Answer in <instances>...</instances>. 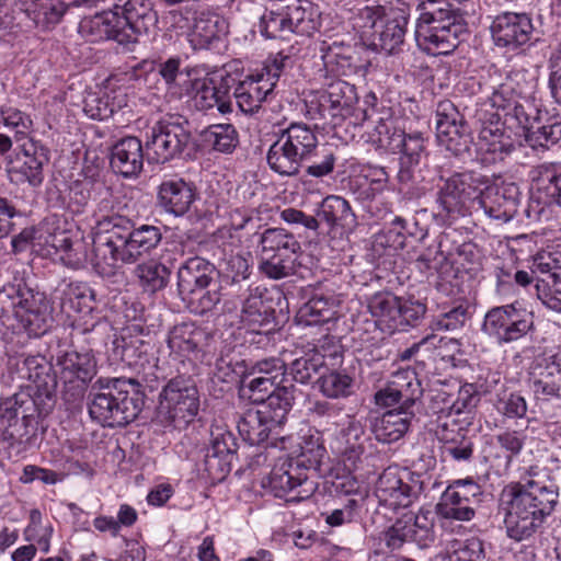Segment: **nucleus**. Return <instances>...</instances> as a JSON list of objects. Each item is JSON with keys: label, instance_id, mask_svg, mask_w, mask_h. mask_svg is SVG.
Returning <instances> with one entry per match:
<instances>
[{"label": "nucleus", "instance_id": "1", "mask_svg": "<svg viewBox=\"0 0 561 561\" xmlns=\"http://www.w3.org/2000/svg\"><path fill=\"white\" fill-rule=\"evenodd\" d=\"M102 215L93 228V259L95 271L103 277H111L124 264H133L150 253L161 241L159 227L141 225L135 228L133 220L114 211L111 199L99 204Z\"/></svg>", "mask_w": 561, "mask_h": 561}, {"label": "nucleus", "instance_id": "2", "mask_svg": "<svg viewBox=\"0 0 561 561\" xmlns=\"http://www.w3.org/2000/svg\"><path fill=\"white\" fill-rule=\"evenodd\" d=\"M543 478L542 470L531 466L523 478L524 482L511 488L504 524L508 537L516 541L531 537L558 503L557 488Z\"/></svg>", "mask_w": 561, "mask_h": 561}, {"label": "nucleus", "instance_id": "3", "mask_svg": "<svg viewBox=\"0 0 561 561\" xmlns=\"http://www.w3.org/2000/svg\"><path fill=\"white\" fill-rule=\"evenodd\" d=\"M100 389L89 404V413L103 426L122 427L137 419L145 401L135 379L99 378Z\"/></svg>", "mask_w": 561, "mask_h": 561}, {"label": "nucleus", "instance_id": "4", "mask_svg": "<svg viewBox=\"0 0 561 561\" xmlns=\"http://www.w3.org/2000/svg\"><path fill=\"white\" fill-rule=\"evenodd\" d=\"M15 318L28 335L44 334L53 320V306L44 293L24 284H9L0 289V319Z\"/></svg>", "mask_w": 561, "mask_h": 561}, {"label": "nucleus", "instance_id": "5", "mask_svg": "<svg viewBox=\"0 0 561 561\" xmlns=\"http://www.w3.org/2000/svg\"><path fill=\"white\" fill-rule=\"evenodd\" d=\"M317 151L316 131L305 123H291L270 147L266 159L274 172L291 176L298 174L302 162Z\"/></svg>", "mask_w": 561, "mask_h": 561}, {"label": "nucleus", "instance_id": "6", "mask_svg": "<svg viewBox=\"0 0 561 561\" xmlns=\"http://www.w3.org/2000/svg\"><path fill=\"white\" fill-rule=\"evenodd\" d=\"M259 247L262 274L271 279L295 274L301 245L291 232L284 228H267L260 234Z\"/></svg>", "mask_w": 561, "mask_h": 561}, {"label": "nucleus", "instance_id": "7", "mask_svg": "<svg viewBox=\"0 0 561 561\" xmlns=\"http://www.w3.org/2000/svg\"><path fill=\"white\" fill-rule=\"evenodd\" d=\"M198 390L191 378H172L160 393L157 417L164 426L181 428L197 415Z\"/></svg>", "mask_w": 561, "mask_h": 561}, {"label": "nucleus", "instance_id": "8", "mask_svg": "<svg viewBox=\"0 0 561 561\" xmlns=\"http://www.w3.org/2000/svg\"><path fill=\"white\" fill-rule=\"evenodd\" d=\"M288 61L289 57L282 53L270 56L260 71L247 76L238 83L233 96L243 113L253 114L259 111L262 103L273 92Z\"/></svg>", "mask_w": 561, "mask_h": 561}, {"label": "nucleus", "instance_id": "9", "mask_svg": "<svg viewBox=\"0 0 561 561\" xmlns=\"http://www.w3.org/2000/svg\"><path fill=\"white\" fill-rule=\"evenodd\" d=\"M440 184L436 194V203L447 216L460 215L467 204L481 193V186L486 184L484 176L473 171L455 172L446 176L443 169L438 174Z\"/></svg>", "mask_w": 561, "mask_h": 561}, {"label": "nucleus", "instance_id": "10", "mask_svg": "<svg viewBox=\"0 0 561 561\" xmlns=\"http://www.w3.org/2000/svg\"><path fill=\"white\" fill-rule=\"evenodd\" d=\"M190 141L191 133L186 121L174 116L164 117L150 129L146 141L148 159L156 163H165L180 156Z\"/></svg>", "mask_w": 561, "mask_h": 561}, {"label": "nucleus", "instance_id": "11", "mask_svg": "<svg viewBox=\"0 0 561 561\" xmlns=\"http://www.w3.org/2000/svg\"><path fill=\"white\" fill-rule=\"evenodd\" d=\"M190 141L191 133L186 121L174 116L164 117L150 129L146 141L148 159L156 163H165L180 156Z\"/></svg>", "mask_w": 561, "mask_h": 561}, {"label": "nucleus", "instance_id": "12", "mask_svg": "<svg viewBox=\"0 0 561 561\" xmlns=\"http://www.w3.org/2000/svg\"><path fill=\"white\" fill-rule=\"evenodd\" d=\"M262 485L275 497H285L287 502L308 499L313 492V484L308 480L306 468L301 462L288 457L279 458Z\"/></svg>", "mask_w": 561, "mask_h": 561}, {"label": "nucleus", "instance_id": "13", "mask_svg": "<svg viewBox=\"0 0 561 561\" xmlns=\"http://www.w3.org/2000/svg\"><path fill=\"white\" fill-rule=\"evenodd\" d=\"M56 374L66 396L82 398L89 382L96 375V359L91 350L68 351L56 359Z\"/></svg>", "mask_w": 561, "mask_h": 561}, {"label": "nucleus", "instance_id": "14", "mask_svg": "<svg viewBox=\"0 0 561 561\" xmlns=\"http://www.w3.org/2000/svg\"><path fill=\"white\" fill-rule=\"evenodd\" d=\"M534 329L533 314L514 305L494 307L484 317L482 330L499 344L512 343Z\"/></svg>", "mask_w": 561, "mask_h": 561}, {"label": "nucleus", "instance_id": "15", "mask_svg": "<svg viewBox=\"0 0 561 561\" xmlns=\"http://www.w3.org/2000/svg\"><path fill=\"white\" fill-rule=\"evenodd\" d=\"M436 138L440 146L455 156H462L472 144L469 127L450 101H442L436 108Z\"/></svg>", "mask_w": 561, "mask_h": 561}, {"label": "nucleus", "instance_id": "16", "mask_svg": "<svg viewBox=\"0 0 561 561\" xmlns=\"http://www.w3.org/2000/svg\"><path fill=\"white\" fill-rule=\"evenodd\" d=\"M421 490L419 478L396 467L385 469L376 484V495L380 503L393 510L410 506Z\"/></svg>", "mask_w": 561, "mask_h": 561}, {"label": "nucleus", "instance_id": "17", "mask_svg": "<svg viewBox=\"0 0 561 561\" xmlns=\"http://www.w3.org/2000/svg\"><path fill=\"white\" fill-rule=\"evenodd\" d=\"M185 91L191 95L194 106L198 111H209L214 107L220 114H229L232 112V101L230 96V89L226 81L219 84H214L211 79L198 78L194 80L185 79Z\"/></svg>", "mask_w": 561, "mask_h": 561}, {"label": "nucleus", "instance_id": "18", "mask_svg": "<svg viewBox=\"0 0 561 561\" xmlns=\"http://www.w3.org/2000/svg\"><path fill=\"white\" fill-rule=\"evenodd\" d=\"M325 99L334 125L346 118H354V124H362L368 118L367 111L356 106L358 95L355 85L344 80L331 82L325 90Z\"/></svg>", "mask_w": 561, "mask_h": 561}, {"label": "nucleus", "instance_id": "19", "mask_svg": "<svg viewBox=\"0 0 561 561\" xmlns=\"http://www.w3.org/2000/svg\"><path fill=\"white\" fill-rule=\"evenodd\" d=\"M491 32L497 46L517 48L530 42L534 26L526 13L505 12L495 18Z\"/></svg>", "mask_w": 561, "mask_h": 561}, {"label": "nucleus", "instance_id": "20", "mask_svg": "<svg viewBox=\"0 0 561 561\" xmlns=\"http://www.w3.org/2000/svg\"><path fill=\"white\" fill-rule=\"evenodd\" d=\"M467 23L455 25L432 26L414 31L417 47L424 53L437 56L453 53L460 43V36L466 33Z\"/></svg>", "mask_w": 561, "mask_h": 561}, {"label": "nucleus", "instance_id": "21", "mask_svg": "<svg viewBox=\"0 0 561 561\" xmlns=\"http://www.w3.org/2000/svg\"><path fill=\"white\" fill-rule=\"evenodd\" d=\"M210 435V445L205 455V470L211 479L221 480L230 471L237 443L233 434L221 427L213 430Z\"/></svg>", "mask_w": 561, "mask_h": 561}, {"label": "nucleus", "instance_id": "22", "mask_svg": "<svg viewBox=\"0 0 561 561\" xmlns=\"http://www.w3.org/2000/svg\"><path fill=\"white\" fill-rule=\"evenodd\" d=\"M22 163L12 170L16 182H26L37 187L44 181V165L48 163V151L38 141L27 138L21 145Z\"/></svg>", "mask_w": 561, "mask_h": 561}, {"label": "nucleus", "instance_id": "23", "mask_svg": "<svg viewBox=\"0 0 561 561\" xmlns=\"http://www.w3.org/2000/svg\"><path fill=\"white\" fill-rule=\"evenodd\" d=\"M419 18L415 23V31L424 30L426 26H442L465 24L461 10L453 0H422L417 7Z\"/></svg>", "mask_w": 561, "mask_h": 561}, {"label": "nucleus", "instance_id": "24", "mask_svg": "<svg viewBox=\"0 0 561 561\" xmlns=\"http://www.w3.org/2000/svg\"><path fill=\"white\" fill-rule=\"evenodd\" d=\"M214 273L215 266L207 260L199 256L187 259L178 270V290L181 298L208 288Z\"/></svg>", "mask_w": 561, "mask_h": 561}, {"label": "nucleus", "instance_id": "25", "mask_svg": "<svg viewBox=\"0 0 561 561\" xmlns=\"http://www.w3.org/2000/svg\"><path fill=\"white\" fill-rule=\"evenodd\" d=\"M478 149L489 153L492 162L503 160L514 149V142L506 134L504 124L500 122L499 115L493 114L488 123H483L478 135Z\"/></svg>", "mask_w": 561, "mask_h": 561}, {"label": "nucleus", "instance_id": "26", "mask_svg": "<svg viewBox=\"0 0 561 561\" xmlns=\"http://www.w3.org/2000/svg\"><path fill=\"white\" fill-rule=\"evenodd\" d=\"M319 222L323 221L330 230L353 232L358 222L350 203L342 196L329 195L322 199L317 209Z\"/></svg>", "mask_w": 561, "mask_h": 561}, {"label": "nucleus", "instance_id": "27", "mask_svg": "<svg viewBox=\"0 0 561 561\" xmlns=\"http://www.w3.org/2000/svg\"><path fill=\"white\" fill-rule=\"evenodd\" d=\"M365 430L362 423L348 416L347 425L341 430L335 438V449L348 471L355 470L365 453Z\"/></svg>", "mask_w": 561, "mask_h": 561}, {"label": "nucleus", "instance_id": "28", "mask_svg": "<svg viewBox=\"0 0 561 561\" xmlns=\"http://www.w3.org/2000/svg\"><path fill=\"white\" fill-rule=\"evenodd\" d=\"M195 199L193 187L183 179H169L158 187V204L174 216L186 214Z\"/></svg>", "mask_w": 561, "mask_h": 561}, {"label": "nucleus", "instance_id": "29", "mask_svg": "<svg viewBox=\"0 0 561 561\" xmlns=\"http://www.w3.org/2000/svg\"><path fill=\"white\" fill-rule=\"evenodd\" d=\"M421 394V385L414 374L401 371L393 376L387 388L378 392L377 399L386 405L400 403L404 409H408L414 404Z\"/></svg>", "mask_w": 561, "mask_h": 561}, {"label": "nucleus", "instance_id": "30", "mask_svg": "<svg viewBox=\"0 0 561 561\" xmlns=\"http://www.w3.org/2000/svg\"><path fill=\"white\" fill-rule=\"evenodd\" d=\"M340 304L339 297L332 293H317L299 309L297 321L304 325H318L335 320Z\"/></svg>", "mask_w": 561, "mask_h": 561}, {"label": "nucleus", "instance_id": "31", "mask_svg": "<svg viewBox=\"0 0 561 561\" xmlns=\"http://www.w3.org/2000/svg\"><path fill=\"white\" fill-rule=\"evenodd\" d=\"M144 165L141 141L136 137L119 140L112 149L111 167L124 178L138 175Z\"/></svg>", "mask_w": 561, "mask_h": 561}, {"label": "nucleus", "instance_id": "32", "mask_svg": "<svg viewBox=\"0 0 561 561\" xmlns=\"http://www.w3.org/2000/svg\"><path fill=\"white\" fill-rule=\"evenodd\" d=\"M409 10L405 8H392L389 10L388 19L381 26L376 43L381 50L389 55L401 51L409 24Z\"/></svg>", "mask_w": 561, "mask_h": 561}, {"label": "nucleus", "instance_id": "33", "mask_svg": "<svg viewBox=\"0 0 561 561\" xmlns=\"http://www.w3.org/2000/svg\"><path fill=\"white\" fill-rule=\"evenodd\" d=\"M208 340V333L191 322H183L173 327L168 335V346L172 353L180 356H195L202 352V348Z\"/></svg>", "mask_w": 561, "mask_h": 561}, {"label": "nucleus", "instance_id": "34", "mask_svg": "<svg viewBox=\"0 0 561 561\" xmlns=\"http://www.w3.org/2000/svg\"><path fill=\"white\" fill-rule=\"evenodd\" d=\"M286 18L288 33L310 36L320 27V13L318 8L307 0H295L287 4Z\"/></svg>", "mask_w": 561, "mask_h": 561}, {"label": "nucleus", "instance_id": "35", "mask_svg": "<svg viewBox=\"0 0 561 561\" xmlns=\"http://www.w3.org/2000/svg\"><path fill=\"white\" fill-rule=\"evenodd\" d=\"M411 423V413L407 410L394 409L376 417L371 431L378 442L392 443L399 440L408 432Z\"/></svg>", "mask_w": 561, "mask_h": 561}, {"label": "nucleus", "instance_id": "36", "mask_svg": "<svg viewBox=\"0 0 561 561\" xmlns=\"http://www.w3.org/2000/svg\"><path fill=\"white\" fill-rule=\"evenodd\" d=\"M121 15L127 22L128 32H131L134 43L138 36L146 34L154 26L157 14L152 9L150 0H128L121 12Z\"/></svg>", "mask_w": 561, "mask_h": 561}, {"label": "nucleus", "instance_id": "37", "mask_svg": "<svg viewBox=\"0 0 561 561\" xmlns=\"http://www.w3.org/2000/svg\"><path fill=\"white\" fill-rule=\"evenodd\" d=\"M516 188L512 185L511 187H499L488 186L484 192L481 191L480 204L483 207L485 214L491 218L507 221L512 218L515 211L516 201L511 195L512 191Z\"/></svg>", "mask_w": 561, "mask_h": 561}, {"label": "nucleus", "instance_id": "38", "mask_svg": "<svg viewBox=\"0 0 561 561\" xmlns=\"http://www.w3.org/2000/svg\"><path fill=\"white\" fill-rule=\"evenodd\" d=\"M270 420L261 410H248L238 421V432L250 445H260L266 442L271 432L277 427Z\"/></svg>", "mask_w": 561, "mask_h": 561}, {"label": "nucleus", "instance_id": "39", "mask_svg": "<svg viewBox=\"0 0 561 561\" xmlns=\"http://www.w3.org/2000/svg\"><path fill=\"white\" fill-rule=\"evenodd\" d=\"M22 373L38 390L46 393L54 391L58 385L57 374L56 371L51 374V365L44 356L26 357L23 362Z\"/></svg>", "mask_w": 561, "mask_h": 561}, {"label": "nucleus", "instance_id": "40", "mask_svg": "<svg viewBox=\"0 0 561 561\" xmlns=\"http://www.w3.org/2000/svg\"><path fill=\"white\" fill-rule=\"evenodd\" d=\"M296 388L293 383L277 386L262 403V412H265L270 422L282 425L286 415L291 410L295 400Z\"/></svg>", "mask_w": 561, "mask_h": 561}, {"label": "nucleus", "instance_id": "41", "mask_svg": "<svg viewBox=\"0 0 561 561\" xmlns=\"http://www.w3.org/2000/svg\"><path fill=\"white\" fill-rule=\"evenodd\" d=\"M317 386L328 399H344L354 392V378L345 370L331 369L318 377Z\"/></svg>", "mask_w": 561, "mask_h": 561}, {"label": "nucleus", "instance_id": "42", "mask_svg": "<svg viewBox=\"0 0 561 561\" xmlns=\"http://www.w3.org/2000/svg\"><path fill=\"white\" fill-rule=\"evenodd\" d=\"M135 276L146 293L154 294L167 287L171 271L156 260H148L135 267Z\"/></svg>", "mask_w": 561, "mask_h": 561}, {"label": "nucleus", "instance_id": "43", "mask_svg": "<svg viewBox=\"0 0 561 561\" xmlns=\"http://www.w3.org/2000/svg\"><path fill=\"white\" fill-rule=\"evenodd\" d=\"M373 317L379 322L386 323L390 330L398 329L400 319V298L391 293L380 291L375 294L368 304Z\"/></svg>", "mask_w": 561, "mask_h": 561}, {"label": "nucleus", "instance_id": "44", "mask_svg": "<svg viewBox=\"0 0 561 561\" xmlns=\"http://www.w3.org/2000/svg\"><path fill=\"white\" fill-rule=\"evenodd\" d=\"M530 174L534 187L554 199L561 188V163H541L535 167Z\"/></svg>", "mask_w": 561, "mask_h": 561}, {"label": "nucleus", "instance_id": "45", "mask_svg": "<svg viewBox=\"0 0 561 561\" xmlns=\"http://www.w3.org/2000/svg\"><path fill=\"white\" fill-rule=\"evenodd\" d=\"M324 355L317 348H309L290 364V375L299 383L310 382L324 366Z\"/></svg>", "mask_w": 561, "mask_h": 561}, {"label": "nucleus", "instance_id": "46", "mask_svg": "<svg viewBox=\"0 0 561 561\" xmlns=\"http://www.w3.org/2000/svg\"><path fill=\"white\" fill-rule=\"evenodd\" d=\"M531 390L538 400H549L561 394V370L558 367H547L534 373L530 379Z\"/></svg>", "mask_w": 561, "mask_h": 561}, {"label": "nucleus", "instance_id": "47", "mask_svg": "<svg viewBox=\"0 0 561 561\" xmlns=\"http://www.w3.org/2000/svg\"><path fill=\"white\" fill-rule=\"evenodd\" d=\"M203 140L216 151L230 153L238 145V133L231 124H216L204 130Z\"/></svg>", "mask_w": 561, "mask_h": 561}, {"label": "nucleus", "instance_id": "48", "mask_svg": "<svg viewBox=\"0 0 561 561\" xmlns=\"http://www.w3.org/2000/svg\"><path fill=\"white\" fill-rule=\"evenodd\" d=\"M1 123L14 133L16 141H25L31 138L34 130V124L31 116L19 108L4 106L0 110Z\"/></svg>", "mask_w": 561, "mask_h": 561}, {"label": "nucleus", "instance_id": "49", "mask_svg": "<svg viewBox=\"0 0 561 561\" xmlns=\"http://www.w3.org/2000/svg\"><path fill=\"white\" fill-rule=\"evenodd\" d=\"M322 50V60L329 71L345 76L354 69L350 46L334 42Z\"/></svg>", "mask_w": 561, "mask_h": 561}, {"label": "nucleus", "instance_id": "50", "mask_svg": "<svg viewBox=\"0 0 561 561\" xmlns=\"http://www.w3.org/2000/svg\"><path fill=\"white\" fill-rule=\"evenodd\" d=\"M453 495L455 492L453 489H446L440 497V502L437 504L438 514L447 519H456L467 522L473 518L474 510L462 500H457Z\"/></svg>", "mask_w": 561, "mask_h": 561}, {"label": "nucleus", "instance_id": "51", "mask_svg": "<svg viewBox=\"0 0 561 561\" xmlns=\"http://www.w3.org/2000/svg\"><path fill=\"white\" fill-rule=\"evenodd\" d=\"M403 133L404 130L399 126V118L393 117L391 114L380 117L375 127L376 141L379 147L392 152L397 151L398 142Z\"/></svg>", "mask_w": 561, "mask_h": 561}, {"label": "nucleus", "instance_id": "52", "mask_svg": "<svg viewBox=\"0 0 561 561\" xmlns=\"http://www.w3.org/2000/svg\"><path fill=\"white\" fill-rule=\"evenodd\" d=\"M396 152L401 153L400 164L417 165L423 154H425L424 138L421 133H403Z\"/></svg>", "mask_w": 561, "mask_h": 561}, {"label": "nucleus", "instance_id": "53", "mask_svg": "<svg viewBox=\"0 0 561 561\" xmlns=\"http://www.w3.org/2000/svg\"><path fill=\"white\" fill-rule=\"evenodd\" d=\"M525 139L533 149H548L561 139V123L531 125L526 130Z\"/></svg>", "mask_w": 561, "mask_h": 561}, {"label": "nucleus", "instance_id": "54", "mask_svg": "<svg viewBox=\"0 0 561 561\" xmlns=\"http://www.w3.org/2000/svg\"><path fill=\"white\" fill-rule=\"evenodd\" d=\"M228 24L225 19L216 14L201 16L195 21L194 35L205 44L219 39L228 32Z\"/></svg>", "mask_w": 561, "mask_h": 561}, {"label": "nucleus", "instance_id": "55", "mask_svg": "<svg viewBox=\"0 0 561 561\" xmlns=\"http://www.w3.org/2000/svg\"><path fill=\"white\" fill-rule=\"evenodd\" d=\"M536 295L541 304L558 313H561V271L554 274V279H537Z\"/></svg>", "mask_w": 561, "mask_h": 561}, {"label": "nucleus", "instance_id": "56", "mask_svg": "<svg viewBox=\"0 0 561 561\" xmlns=\"http://www.w3.org/2000/svg\"><path fill=\"white\" fill-rule=\"evenodd\" d=\"M33 405L34 401L31 396L23 392L15 393L4 399L0 403V419L2 424L11 425V422L22 417V410L28 413Z\"/></svg>", "mask_w": 561, "mask_h": 561}, {"label": "nucleus", "instance_id": "57", "mask_svg": "<svg viewBox=\"0 0 561 561\" xmlns=\"http://www.w3.org/2000/svg\"><path fill=\"white\" fill-rule=\"evenodd\" d=\"M188 310L195 314L203 316L211 310L220 302V287L216 289L196 290L191 296L182 298Z\"/></svg>", "mask_w": 561, "mask_h": 561}, {"label": "nucleus", "instance_id": "58", "mask_svg": "<svg viewBox=\"0 0 561 561\" xmlns=\"http://www.w3.org/2000/svg\"><path fill=\"white\" fill-rule=\"evenodd\" d=\"M93 183L90 180H76L69 186L67 208L73 215L83 214L92 195Z\"/></svg>", "mask_w": 561, "mask_h": 561}, {"label": "nucleus", "instance_id": "59", "mask_svg": "<svg viewBox=\"0 0 561 561\" xmlns=\"http://www.w3.org/2000/svg\"><path fill=\"white\" fill-rule=\"evenodd\" d=\"M430 515L428 511H420L417 514H403L404 518H411L410 523L407 524L412 531L413 541L420 547H426L433 540V520L430 518Z\"/></svg>", "mask_w": 561, "mask_h": 561}, {"label": "nucleus", "instance_id": "60", "mask_svg": "<svg viewBox=\"0 0 561 561\" xmlns=\"http://www.w3.org/2000/svg\"><path fill=\"white\" fill-rule=\"evenodd\" d=\"M250 375H257L256 377H267L270 382L280 386L285 381L286 364L283 359L277 357L264 358L257 360L249 373Z\"/></svg>", "mask_w": 561, "mask_h": 561}, {"label": "nucleus", "instance_id": "61", "mask_svg": "<svg viewBox=\"0 0 561 561\" xmlns=\"http://www.w3.org/2000/svg\"><path fill=\"white\" fill-rule=\"evenodd\" d=\"M34 423V417L26 413L25 410H22V417L11 422V425L7 424L3 437L12 443H28L30 438L34 435L36 427Z\"/></svg>", "mask_w": 561, "mask_h": 561}, {"label": "nucleus", "instance_id": "62", "mask_svg": "<svg viewBox=\"0 0 561 561\" xmlns=\"http://www.w3.org/2000/svg\"><path fill=\"white\" fill-rule=\"evenodd\" d=\"M107 41H115L121 45L134 43L130 28H127V22L117 11L103 12Z\"/></svg>", "mask_w": 561, "mask_h": 561}, {"label": "nucleus", "instance_id": "63", "mask_svg": "<svg viewBox=\"0 0 561 561\" xmlns=\"http://www.w3.org/2000/svg\"><path fill=\"white\" fill-rule=\"evenodd\" d=\"M443 453L456 461H467L472 457L473 443L471 438L458 433L456 436H443Z\"/></svg>", "mask_w": 561, "mask_h": 561}, {"label": "nucleus", "instance_id": "64", "mask_svg": "<svg viewBox=\"0 0 561 561\" xmlns=\"http://www.w3.org/2000/svg\"><path fill=\"white\" fill-rule=\"evenodd\" d=\"M504 81L517 99L526 102L535 89V78L526 69H514L506 75Z\"/></svg>", "mask_w": 561, "mask_h": 561}]
</instances>
